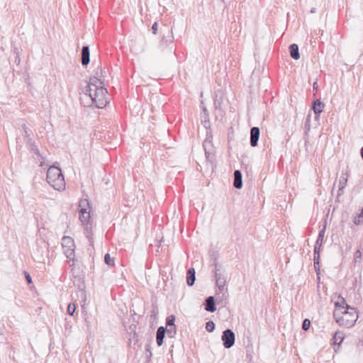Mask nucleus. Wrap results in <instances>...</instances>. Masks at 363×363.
<instances>
[{"label": "nucleus", "mask_w": 363, "mask_h": 363, "mask_svg": "<svg viewBox=\"0 0 363 363\" xmlns=\"http://www.w3.org/2000/svg\"><path fill=\"white\" fill-rule=\"evenodd\" d=\"M86 94L89 96L93 104L98 108H103L109 102L108 91L101 78L93 77L89 79Z\"/></svg>", "instance_id": "nucleus-1"}, {"label": "nucleus", "mask_w": 363, "mask_h": 363, "mask_svg": "<svg viewBox=\"0 0 363 363\" xmlns=\"http://www.w3.org/2000/svg\"><path fill=\"white\" fill-rule=\"evenodd\" d=\"M333 317L340 326L349 328L352 327L357 320L358 314L354 308L350 307L342 299L341 303H335Z\"/></svg>", "instance_id": "nucleus-2"}, {"label": "nucleus", "mask_w": 363, "mask_h": 363, "mask_svg": "<svg viewBox=\"0 0 363 363\" xmlns=\"http://www.w3.org/2000/svg\"><path fill=\"white\" fill-rule=\"evenodd\" d=\"M91 204L87 199H82L79 202V220L84 228L86 237L90 238L91 235L92 225L91 222Z\"/></svg>", "instance_id": "nucleus-3"}, {"label": "nucleus", "mask_w": 363, "mask_h": 363, "mask_svg": "<svg viewBox=\"0 0 363 363\" xmlns=\"http://www.w3.org/2000/svg\"><path fill=\"white\" fill-rule=\"evenodd\" d=\"M47 182L55 190L62 191L65 189V182L61 169L55 166L50 167L47 171Z\"/></svg>", "instance_id": "nucleus-4"}, {"label": "nucleus", "mask_w": 363, "mask_h": 363, "mask_svg": "<svg viewBox=\"0 0 363 363\" xmlns=\"http://www.w3.org/2000/svg\"><path fill=\"white\" fill-rule=\"evenodd\" d=\"M326 230V225H325L322 230H320L318 233V238L315 241V244L314 246V252H313V262L315 270L317 274H319L320 272V251L321 247L323 243V239L325 237Z\"/></svg>", "instance_id": "nucleus-5"}, {"label": "nucleus", "mask_w": 363, "mask_h": 363, "mask_svg": "<svg viewBox=\"0 0 363 363\" xmlns=\"http://www.w3.org/2000/svg\"><path fill=\"white\" fill-rule=\"evenodd\" d=\"M63 253L72 262L71 267L74 266L75 261V245L74 240L69 236H64L61 242Z\"/></svg>", "instance_id": "nucleus-6"}, {"label": "nucleus", "mask_w": 363, "mask_h": 363, "mask_svg": "<svg viewBox=\"0 0 363 363\" xmlns=\"http://www.w3.org/2000/svg\"><path fill=\"white\" fill-rule=\"evenodd\" d=\"M206 161L213 164L216 162V152L212 143V137L207 138L203 143Z\"/></svg>", "instance_id": "nucleus-7"}, {"label": "nucleus", "mask_w": 363, "mask_h": 363, "mask_svg": "<svg viewBox=\"0 0 363 363\" xmlns=\"http://www.w3.org/2000/svg\"><path fill=\"white\" fill-rule=\"evenodd\" d=\"M221 340L225 348L229 349L235 344V335L231 329H226L223 332Z\"/></svg>", "instance_id": "nucleus-8"}, {"label": "nucleus", "mask_w": 363, "mask_h": 363, "mask_svg": "<svg viewBox=\"0 0 363 363\" xmlns=\"http://www.w3.org/2000/svg\"><path fill=\"white\" fill-rule=\"evenodd\" d=\"M221 266L219 265L217 262L214 264V275L216 279V284H220L223 283H226L225 277L223 273L220 272Z\"/></svg>", "instance_id": "nucleus-9"}, {"label": "nucleus", "mask_w": 363, "mask_h": 363, "mask_svg": "<svg viewBox=\"0 0 363 363\" xmlns=\"http://www.w3.org/2000/svg\"><path fill=\"white\" fill-rule=\"evenodd\" d=\"M226 283H223L220 284H216L218 289L216 291V295L217 296V301L218 302V298L221 300H227L228 297V288L225 287Z\"/></svg>", "instance_id": "nucleus-10"}, {"label": "nucleus", "mask_w": 363, "mask_h": 363, "mask_svg": "<svg viewBox=\"0 0 363 363\" xmlns=\"http://www.w3.org/2000/svg\"><path fill=\"white\" fill-rule=\"evenodd\" d=\"M260 130L258 127H253L250 130V145L256 147L259 138Z\"/></svg>", "instance_id": "nucleus-11"}, {"label": "nucleus", "mask_w": 363, "mask_h": 363, "mask_svg": "<svg viewBox=\"0 0 363 363\" xmlns=\"http://www.w3.org/2000/svg\"><path fill=\"white\" fill-rule=\"evenodd\" d=\"M90 52L89 48L87 45H84L82 49V65L86 66L90 62Z\"/></svg>", "instance_id": "nucleus-12"}, {"label": "nucleus", "mask_w": 363, "mask_h": 363, "mask_svg": "<svg viewBox=\"0 0 363 363\" xmlns=\"http://www.w3.org/2000/svg\"><path fill=\"white\" fill-rule=\"evenodd\" d=\"M205 310L206 311L213 313L216 311V307L215 304V299L213 296H208L204 303Z\"/></svg>", "instance_id": "nucleus-13"}, {"label": "nucleus", "mask_w": 363, "mask_h": 363, "mask_svg": "<svg viewBox=\"0 0 363 363\" xmlns=\"http://www.w3.org/2000/svg\"><path fill=\"white\" fill-rule=\"evenodd\" d=\"M233 186L238 189H240L242 187V173L240 170H235L234 172Z\"/></svg>", "instance_id": "nucleus-14"}, {"label": "nucleus", "mask_w": 363, "mask_h": 363, "mask_svg": "<svg viewBox=\"0 0 363 363\" xmlns=\"http://www.w3.org/2000/svg\"><path fill=\"white\" fill-rule=\"evenodd\" d=\"M165 333L166 329L163 326H160L157 328L156 333V341L158 346H161L163 344Z\"/></svg>", "instance_id": "nucleus-15"}, {"label": "nucleus", "mask_w": 363, "mask_h": 363, "mask_svg": "<svg viewBox=\"0 0 363 363\" xmlns=\"http://www.w3.org/2000/svg\"><path fill=\"white\" fill-rule=\"evenodd\" d=\"M347 173H342L340 177L338 182V194L342 191L346 186L347 182Z\"/></svg>", "instance_id": "nucleus-16"}, {"label": "nucleus", "mask_w": 363, "mask_h": 363, "mask_svg": "<svg viewBox=\"0 0 363 363\" xmlns=\"http://www.w3.org/2000/svg\"><path fill=\"white\" fill-rule=\"evenodd\" d=\"M324 106V104L320 100L317 99L313 102L312 108L316 115H319L323 112Z\"/></svg>", "instance_id": "nucleus-17"}, {"label": "nucleus", "mask_w": 363, "mask_h": 363, "mask_svg": "<svg viewBox=\"0 0 363 363\" xmlns=\"http://www.w3.org/2000/svg\"><path fill=\"white\" fill-rule=\"evenodd\" d=\"M195 269L194 268H190L187 271V276H186V283L189 286H193L195 282Z\"/></svg>", "instance_id": "nucleus-18"}, {"label": "nucleus", "mask_w": 363, "mask_h": 363, "mask_svg": "<svg viewBox=\"0 0 363 363\" xmlns=\"http://www.w3.org/2000/svg\"><path fill=\"white\" fill-rule=\"evenodd\" d=\"M291 57L294 60H298L300 55L298 52V46L296 44H292L289 46Z\"/></svg>", "instance_id": "nucleus-19"}, {"label": "nucleus", "mask_w": 363, "mask_h": 363, "mask_svg": "<svg viewBox=\"0 0 363 363\" xmlns=\"http://www.w3.org/2000/svg\"><path fill=\"white\" fill-rule=\"evenodd\" d=\"M345 338V335L342 331H337L335 333L333 339L335 345H337L338 346L342 342Z\"/></svg>", "instance_id": "nucleus-20"}, {"label": "nucleus", "mask_w": 363, "mask_h": 363, "mask_svg": "<svg viewBox=\"0 0 363 363\" xmlns=\"http://www.w3.org/2000/svg\"><path fill=\"white\" fill-rule=\"evenodd\" d=\"M174 40V36L172 33V29L171 28L168 31V35L167 36L164 35L162 39V42L164 43H172Z\"/></svg>", "instance_id": "nucleus-21"}, {"label": "nucleus", "mask_w": 363, "mask_h": 363, "mask_svg": "<svg viewBox=\"0 0 363 363\" xmlns=\"http://www.w3.org/2000/svg\"><path fill=\"white\" fill-rule=\"evenodd\" d=\"M311 113H308L304 123V130L306 134H308L311 130Z\"/></svg>", "instance_id": "nucleus-22"}, {"label": "nucleus", "mask_w": 363, "mask_h": 363, "mask_svg": "<svg viewBox=\"0 0 363 363\" xmlns=\"http://www.w3.org/2000/svg\"><path fill=\"white\" fill-rule=\"evenodd\" d=\"M175 316L174 315H169L166 319V325L167 327H172L175 325Z\"/></svg>", "instance_id": "nucleus-23"}, {"label": "nucleus", "mask_w": 363, "mask_h": 363, "mask_svg": "<svg viewBox=\"0 0 363 363\" xmlns=\"http://www.w3.org/2000/svg\"><path fill=\"white\" fill-rule=\"evenodd\" d=\"M104 262L106 264L109 266H113L114 264V259L112 258L108 253L105 255Z\"/></svg>", "instance_id": "nucleus-24"}, {"label": "nucleus", "mask_w": 363, "mask_h": 363, "mask_svg": "<svg viewBox=\"0 0 363 363\" xmlns=\"http://www.w3.org/2000/svg\"><path fill=\"white\" fill-rule=\"evenodd\" d=\"M167 333L169 337H174L177 333L175 325L169 327V328L167 329Z\"/></svg>", "instance_id": "nucleus-25"}, {"label": "nucleus", "mask_w": 363, "mask_h": 363, "mask_svg": "<svg viewBox=\"0 0 363 363\" xmlns=\"http://www.w3.org/2000/svg\"><path fill=\"white\" fill-rule=\"evenodd\" d=\"M206 330L209 333H212L215 330V323L211 320L207 322L206 324Z\"/></svg>", "instance_id": "nucleus-26"}, {"label": "nucleus", "mask_w": 363, "mask_h": 363, "mask_svg": "<svg viewBox=\"0 0 363 363\" xmlns=\"http://www.w3.org/2000/svg\"><path fill=\"white\" fill-rule=\"evenodd\" d=\"M76 310V304L74 303H69L67 306V313L70 315H73Z\"/></svg>", "instance_id": "nucleus-27"}, {"label": "nucleus", "mask_w": 363, "mask_h": 363, "mask_svg": "<svg viewBox=\"0 0 363 363\" xmlns=\"http://www.w3.org/2000/svg\"><path fill=\"white\" fill-rule=\"evenodd\" d=\"M311 326V321L308 319H305L302 323V329L308 330Z\"/></svg>", "instance_id": "nucleus-28"}, {"label": "nucleus", "mask_w": 363, "mask_h": 363, "mask_svg": "<svg viewBox=\"0 0 363 363\" xmlns=\"http://www.w3.org/2000/svg\"><path fill=\"white\" fill-rule=\"evenodd\" d=\"M362 251L360 249H358L354 253V260L357 262L358 259H361L362 257Z\"/></svg>", "instance_id": "nucleus-29"}, {"label": "nucleus", "mask_w": 363, "mask_h": 363, "mask_svg": "<svg viewBox=\"0 0 363 363\" xmlns=\"http://www.w3.org/2000/svg\"><path fill=\"white\" fill-rule=\"evenodd\" d=\"M363 218V208L361 209L359 214L358 215V220L357 218L354 219V223L357 225L359 223V218Z\"/></svg>", "instance_id": "nucleus-30"}, {"label": "nucleus", "mask_w": 363, "mask_h": 363, "mask_svg": "<svg viewBox=\"0 0 363 363\" xmlns=\"http://www.w3.org/2000/svg\"><path fill=\"white\" fill-rule=\"evenodd\" d=\"M157 26L158 24L157 22H155L152 26V31L153 34H156L157 32Z\"/></svg>", "instance_id": "nucleus-31"}, {"label": "nucleus", "mask_w": 363, "mask_h": 363, "mask_svg": "<svg viewBox=\"0 0 363 363\" xmlns=\"http://www.w3.org/2000/svg\"><path fill=\"white\" fill-rule=\"evenodd\" d=\"M25 277H26V281H28V283L30 284L32 282V278H31L30 275L29 274V273H28L27 272H25Z\"/></svg>", "instance_id": "nucleus-32"}, {"label": "nucleus", "mask_w": 363, "mask_h": 363, "mask_svg": "<svg viewBox=\"0 0 363 363\" xmlns=\"http://www.w3.org/2000/svg\"><path fill=\"white\" fill-rule=\"evenodd\" d=\"M33 151L38 155H39V150L38 149V147L36 146H34L33 148H32Z\"/></svg>", "instance_id": "nucleus-33"}, {"label": "nucleus", "mask_w": 363, "mask_h": 363, "mask_svg": "<svg viewBox=\"0 0 363 363\" xmlns=\"http://www.w3.org/2000/svg\"><path fill=\"white\" fill-rule=\"evenodd\" d=\"M37 259H38V262H43L44 261V257H43V255H41L40 257H38Z\"/></svg>", "instance_id": "nucleus-34"}, {"label": "nucleus", "mask_w": 363, "mask_h": 363, "mask_svg": "<svg viewBox=\"0 0 363 363\" xmlns=\"http://www.w3.org/2000/svg\"><path fill=\"white\" fill-rule=\"evenodd\" d=\"M99 71H100V72H101V76H100V77H103L102 73H103V72H104V71L102 70V69H101V68H97V69H96V74H99V72H98V71H99Z\"/></svg>", "instance_id": "nucleus-35"}, {"label": "nucleus", "mask_w": 363, "mask_h": 363, "mask_svg": "<svg viewBox=\"0 0 363 363\" xmlns=\"http://www.w3.org/2000/svg\"><path fill=\"white\" fill-rule=\"evenodd\" d=\"M146 350H147V352H149V353H147V355H149V357H150L152 356V352H151V351H150L148 348H147V349H146Z\"/></svg>", "instance_id": "nucleus-36"}, {"label": "nucleus", "mask_w": 363, "mask_h": 363, "mask_svg": "<svg viewBox=\"0 0 363 363\" xmlns=\"http://www.w3.org/2000/svg\"><path fill=\"white\" fill-rule=\"evenodd\" d=\"M146 350H147V352H149V353H147V355H149V357H150L152 356V352H151V351H150L148 348H147V349H146Z\"/></svg>", "instance_id": "nucleus-37"}, {"label": "nucleus", "mask_w": 363, "mask_h": 363, "mask_svg": "<svg viewBox=\"0 0 363 363\" xmlns=\"http://www.w3.org/2000/svg\"><path fill=\"white\" fill-rule=\"evenodd\" d=\"M317 86H318V83L317 82H314L313 84V89H316Z\"/></svg>", "instance_id": "nucleus-38"}, {"label": "nucleus", "mask_w": 363, "mask_h": 363, "mask_svg": "<svg viewBox=\"0 0 363 363\" xmlns=\"http://www.w3.org/2000/svg\"><path fill=\"white\" fill-rule=\"evenodd\" d=\"M23 129H24V130H25V133H26V134H27V133H28V131H27V127H26V125H23Z\"/></svg>", "instance_id": "nucleus-39"}, {"label": "nucleus", "mask_w": 363, "mask_h": 363, "mask_svg": "<svg viewBox=\"0 0 363 363\" xmlns=\"http://www.w3.org/2000/svg\"><path fill=\"white\" fill-rule=\"evenodd\" d=\"M311 13H314V12H315V10H314V9H312V10L311 11Z\"/></svg>", "instance_id": "nucleus-40"}, {"label": "nucleus", "mask_w": 363, "mask_h": 363, "mask_svg": "<svg viewBox=\"0 0 363 363\" xmlns=\"http://www.w3.org/2000/svg\"><path fill=\"white\" fill-rule=\"evenodd\" d=\"M203 111H207L206 108H203Z\"/></svg>", "instance_id": "nucleus-41"}]
</instances>
